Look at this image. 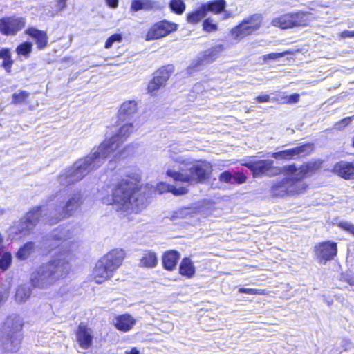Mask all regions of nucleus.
<instances>
[{"label":"nucleus","instance_id":"nucleus-1","mask_svg":"<svg viewBox=\"0 0 354 354\" xmlns=\"http://www.w3.org/2000/svg\"><path fill=\"white\" fill-rule=\"evenodd\" d=\"M133 131L134 128L131 122L121 126L113 136L100 143L97 151L91 156H86L82 162L64 176L68 184L72 185L81 180L88 173L99 168L104 159L111 154L116 158L132 154L134 152L133 145H127L121 150L119 149Z\"/></svg>","mask_w":354,"mask_h":354},{"label":"nucleus","instance_id":"nucleus-2","mask_svg":"<svg viewBox=\"0 0 354 354\" xmlns=\"http://www.w3.org/2000/svg\"><path fill=\"white\" fill-rule=\"evenodd\" d=\"M47 247L48 254L53 252V258L48 263L42 264L31 278L32 286L46 288L58 281L66 278L70 271L69 261L64 257L69 253L73 242L64 236L54 235L49 239Z\"/></svg>","mask_w":354,"mask_h":354},{"label":"nucleus","instance_id":"nucleus-3","mask_svg":"<svg viewBox=\"0 0 354 354\" xmlns=\"http://www.w3.org/2000/svg\"><path fill=\"white\" fill-rule=\"evenodd\" d=\"M141 187L128 179H121L112 190V203L118 205L120 210L138 214L140 202L138 193Z\"/></svg>","mask_w":354,"mask_h":354},{"label":"nucleus","instance_id":"nucleus-4","mask_svg":"<svg viewBox=\"0 0 354 354\" xmlns=\"http://www.w3.org/2000/svg\"><path fill=\"white\" fill-rule=\"evenodd\" d=\"M212 173V165L206 160H197L185 164V168L179 171L168 169L167 176L175 182L198 183L208 180Z\"/></svg>","mask_w":354,"mask_h":354},{"label":"nucleus","instance_id":"nucleus-5","mask_svg":"<svg viewBox=\"0 0 354 354\" xmlns=\"http://www.w3.org/2000/svg\"><path fill=\"white\" fill-rule=\"evenodd\" d=\"M124 257L122 250H112L96 263L92 277L96 283L100 284L109 279L122 265Z\"/></svg>","mask_w":354,"mask_h":354},{"label":"nucleus","instance_id":"nucleus-6","mask_svg":"<svg viewBox=\"0 0 354 354\" xmlns=\"http://www.w3.org/2000/svg\"><path fill=\"white\" fill-rule=\"evenodd\" d=\"M312 13L308 11L297 10L283 13L274 17L271 24L281 30L309 26L313 21Z\"/></svg>","mask_w":354,"mask_h":354},{"label":"nucleus","instance_id":"nucleus-7","mask_svg":"<svg viewBox=\"0 0 354 354\" xmlns=\"http://www.w3.org/2000/svg\"><path fill=\"white\" fill-rule=\"evenodd\" d=\"M263 24V17L259 14H253L243 19L229 31L230 38L240 41L258 31Z\"/></svg>","mask_w":354,"mask_h":354},{"label":"nucleus","instance_id":"nucleus-8","mask_svg":"<svg viewBox=\"0 0 354 354\" xmlns=\"http://www.w3.org/2000/svg\"><path fill=\"white\" fill-rule=\"evenodd\" d=\"M24 323L19 315L8 316L3 322L1 328L0 339L2 344L7 345L9 342L12 344L17 342V345H18L21 339V332Z\"/></svg>","mask_w":354,"mask_h":354},{"label":"nucleus","instance_id":"nucleus-9","mask_svg":"<svg viewBox=\"0 0 354 354\" xmlns=\"http://www.w3.org/2000/svg\"><path fill=\"white\" fill-rule=\"evenodd\" d=\"M241 166L248 168L253 178L263 176H274L281 173V169L274 165L271 159H260L241 163Z\"/></svg>","mask_w":354,"mask_h":354},{"label":"nucleus","instance_id":"nucleus-10","mask_svg":"<svg viewBox=\"0 0 354 354\" xmlns=\"http://www.w3.org/2000/svg\"><path fill=\"white\" fill-rule=\"evenodd\" d=\"M174 72L172 64H167L159 67L153 73L152 78L148 83L147 92L154 95L162 88L167 85V82Z\"/></svg>","mask_w":354,"mask_h":354},{"label":"nucleus","instance_id":"nucleus-11","mask_svg":"<svg viewBox=\"0 0 354 354\" xmlns=\"http://www.w3.org/2000/svg\"><path fill=\"white\" fill-rule=\"evenodd\" d=\"M313 252L318 263L325 265L337 256V243L333 241L319 242L314 246Z\"/></svg>","mask_w":354,"mask_h":354},{"label":"nucleus","instance_id":"nucleus-12","mask_svg":"<svg viewBox=\"0 0 354 354\" xmlns=\"http://www.w3.org/2000/svg\"><path fill=\"white\" fill-rule=\"evenodd\" d=\"M178 29V24L162 19L152 24L145 35L146 41H153L167 37Z\"/></svg>","mask_w":354,"mask_h":354},{"label":"nucleus","instance_id":"nucleus-13","mask_svg":"<svg viewBox=\"0 0 354 354\" xmlns=\"http://www.w3.org/2000/svg\"><path fill=\"white\" fill-rule=\"evenodd\" d=\"M26 19L15 15L0 18V33L5 36H14L26 26Z\"/></svg>","mask_w":354,"mask_h":354},{"label":"nucleus","instance_id":"nucleus-14","mask_svg":"<svg viewBox=\"0 0 354 354\" xmlns=\"http://www.w3.org/2000/svg\"><path fill=\"white\" fill-rule=\"evenodd\" d=\"M76 340L80 348L88 349L93 345V334L92 329L81 322L75 331Z\"/></svg>","mask_w":354,"mask_h":354},{"label":"nucleus","instance_id":"nucleus-15","mask_svg":"<svg viewBox=\"0 0 354 354\" xmlns=\"http://www.w3.org/2000/svg\"><path fill=\"white\" fill-rule=\"evenodd\" d=\"M223 50V45L219 44L204 50L201 56L193 64L192 68H197L203 64L214 62L220 57Z\"/></svg>","mask_w":354,"mask_h":354},{"label":"nucleus","instance_id":"nucleus-16","mask_svg":"<svg viewBox=\"0 0 354 354\" xmlns=\"http://www.w3.org/2000/svg\"><path fill=\"white\" fill-rule=\"evenodd\" d=\"M324 160L320 158H315L304 162L299 167V175L304 179L310 177L322 170Z\"/></svg>","mask_w":354,"mask_h":354},{"label":"nucleus","instance_id":"nucleus-17","mask_svg":"<svg viewBox=\"0 0 354 354\" xmlns=\"http://www.w3.org/2000/svg\"><path fill=\"white\" fill-rule=\"evenodd\" d=\"M332 171L344 180H354V162H337L333 165Z\"/></svg>","mask_w":354,"mask_h":354},{"label":"nucleus","instance_id":"nucleus-18","mask_svg":"<svg viewBox=\"0 0 354 354\" xmlns=\"http://www.w3.org/2000/svg\"><path fill=\"white\" fill-rule=\"evenodd\" d=\"M82 204L80 195H76L68 200L62 209L58 212L57 221L69 218Z\"/></svg>","mask_w":354,"mask_h":354},{"label":"nucleus","instance_id":"nucleus-19","mask_svg":"<svg viewBox=\"0 0 354 354\" xmlns=\"http://www.w3.org/2000/svg\"><path fill=\"white\" fill-rule=\"evenodd\" d=\"M25 33L34 39L38 50H41L47 47L48 36L45 30H41L35 27H29L26 30Z\"/></svg>","mask_w":354,"mask_h":354},{"label":"nucleus","instance_id":"nucleus-20","mask_svg":"<svg viewBox=\"0 0 354 354\" xmlns=\"http://www.w3.org/2000/svg\"><path fill=\"white\" fill-rule=\"evenodd\" d=\"M136 319L129 313H124L115 317L114 327L119 331L127 333L136 325Z\"/></svg>","mask_w":354,"mask_h":354},{"label":"nucleus","instance_id":"nucleus-21","mask_svg":"<svg viewBox=\"0 0 354 354\" xmlns=\"http://www.w3.org/2000/svg\"><path fill=\"white\" fill-rule=\"evenodd\" d=\"M218 180L221 183L235 185L246 183L248 177L243 172L236 171L232 174L229 171H225L220 174Z\"/></svg>","mask_w":354,"mask_h":354},{"label":"nucleus","instance_id":"nucleus-22","mask_svg":"<svg viewBox=\"0 0 354 354\" xmlns=\"http://www.w3.org/2000/svg\"><path fill=\"white\" fill-rule=\"evenodd\" d=\"M180 252L175 250L165 251L162 255V264L165 270L173 271L180 259Z\"/></svg>","mask_w":354,"mask_h":354},{"label":"nucleus","instance_id":"nucleus-23","mask_svg":"<svg viewBox=\"0 0 354 354\" xmlns=\"http://www.w3.org/2000/svg\"><path fill=\"white\" fill-rule=\"evenodd\" d=\"M137 103L134 100L123 102L118 111V120L124 122L129 120L137 112Z\"/></svg>","mask_w":354,"mask_h":354},{"label":"nucleus","instance_id":"nucleus-24","mask_svg":"<svg viewBox=\"0 0 354 354\" xmlns=\"http://www.w3.org/2000/svg\"><path fill=\"white\" fill-rule=\"evenodd\" d=\"M290 195H298L306 191L308 185L303 182L304 180L297 173L295 177H287Z\"/></svg>","mask_w":354,"mask_h":354},{"label":"nucleus","instance_id":"nucleus-25","mask_svg":"<svg viewBox=\"0 0 354 354\" xmlns=\"http://www.w3.org/2000/svg\"><path fill=\"white\" fill-rule=\"evenodd\" d=\"M178 274L187 279H192L196 274V268L189 257H183L179 264Z\"/></svg>","mask_w":354,"mask_h":354},{"label":"nucleus","instance_id":"nucleus-26","mask_svg":"<svg viewBox=\"0 0 354 354\" xmlns=\"http://www.w3.org/2000/svg\"><path fill=\"white\" fill-rule=\"evenodd\" d=\"M270 192L273 196L279 197L290 195L287 177L276 180L270 187Z\"/></svg>","mask_w":354,"mask_h":354},{"label":"nucleus","instance_id":"nucleus-27","mask_svg":"<svg viewBox=\"0 0 354 354\" xmlns=\"http://www.w3.org/2000/svg\"><path fill=\"white\" fill-rule=\"evenodd\" d=\"M207 15L205 6L201 3L198 8L187 13L186 21L190 24H197L202 19H204Z\"/></svg>","mask_w":354,"mask_h":354},{"label":"nucleus","instance_id":"nucleus-28","mask_svg":"<svg viewBox=\"0 0 354 354\" xmlns=\"http://www.w3.org/2000/svg\"><path fill=\"white\" fill-rule=\"evenodd\" d=\"M158 263L157 254L151 250H146L140 259V266L144 268H155Z\"/></svg>","mask_w":354,"mask_h":354},{"label":"nucleus","instance_id":"nucleus-29","mask_svg":"<svg viewBox=\"0 0 354 354\" xmlns=\"http://www.w3.org/2000/svg\"><path fill=\"white\" fill-rule=\"evenodd\" d=\"M156 8V2L153 0H132L130 6V10L133 12L141 10L149 11Z\"/></svg>","mask_w":354,"mask_h":354},{"label":"nucleus","instance_id":"nucleus-30","mask_svg":"<svg viewBox=\"0 0 354 354\" xmlns=\"http://www.w3.org/2000/svg\"><path fill=\"white\" fill-rule=\"evenodd\" d=\"M203 4L207 14L212 12L214 15H219L224 12L227 6L225 0H210Z\"/></svg>","mask_w":354,"mask_h":354},{"label":"nucleus","instance_id":"nucleus-31","mask_svg":"<svg viewBox=\"0 0 354 354\" xmlns=\"http://www.w3.org/2000/svg\"><path fill=\"white\" fill-rule=\"evenodd\" d=\"M0 59H2L1 66L7 73H10L14 64L11 50L8 48H3L0 49Z\"/></svg>","mask_w":354,"mask_h":354},{"label":"nucleus","instance_id":"nucleus-32","mask_svg":"<svg viewBox=\"0 0 354 354\" xmlns=\"http://www.w3.org/2000/svg\"><path fill=\"white\" fill-rule=\"evenodd\" d=\"M35 244L34 241H27L19 247L15 253V257L18 260H26L35 252Z\"/></svg>","mask_w":354,"mask_h":354},{"label":"nucleus","instance_id":"nucleus-33","mask_svg":"<svg viewBox=\"0 0 354 354\" xmlns=\"http://www.w3.org/2000/svg\"><path fill=\"white\" fill-rule=\"evenodd\" d=\"M158 187L160 192H168L172 193L175 196L184 195L187 193V189L184 187H176L174 185L167 184L165 183H160Z\"/></svg>","mask_w":354,"mask_h":354},{"label":"nucleus","instance_id":"nucleus-34","mask_svg":"<svg viewBox=\"0 0 354 354\" xmlns=\"http://www.w3.org/2000/svg\"><path fill=\"white\" fill-rule=\"evenodd\" d=\"M272 156L277 160H290L297 158L295 147L274 152Z\"/></svg>","mask_w":354,"mask_h":354},{"label":"nucleus","instance_id":"nucleus-35","mask_svg":"<svg viewBox=\"0 0 354 354\" xmlns=\"http://www.w3.org/2000/svg\"><path fill=\"white\" fill-rule=\"evenodd\" d=\"M30 95L29 92L25 90H21L12 94L11 103L14 105L28 104L29 102L28 99Z\"/></svg>","mask_w":354,"mask_h":354},{"label":"nucleus","instance_id":"nucleus-36","mask_svg":"<svg viewBox=\"0 0 354 354\" xmlns=\"http://www.w3.org/2000/svg\"><path fill=\"white\" fill-rule=\"evenodd\" d=\"M32 51V44L28 41L21 43L15 49V52L18 56H22L26 59L30 57Z\"/></svg>","mask_w":354,"mask_h":354},{"label":"nucleus","instance_id":"nucleus-37","mask_svg":"<svg viewBox=\"0 0 354 354\" xmlns=\"http://www.w3.org/2000/svg\"><path fill=\"white\" fill-rule=\"evenodd\" d=\"M169 8L174 14L181 15L186 9V4L184 0H170Z\"/></svg>","mask_w":354,"mask_h":354},{"label":"nucleus","instance_id":"nucleus-38","mask_svg":"<svg viewBox=\"0 0 354 354\" xmlns=\"http://www.w3.org/2000/svg\"><path fill=\"white\" fill-rule=\"evenodd\" d=\"M297 158L300 156H307L315 151V145L313 142H306L295 147Z\"/></svg>","mask_w":354,"mask_h":354},{"label":"nucleus","instance_id":"nucleus-39","mask_svg":"<svg viewBox=\"0 0 354 354\" xmlns=\"http://www.w3.org/2000/svg\"><path fill=\"white\" fill-rule=\"evenodd\" d=\"M42 210H43L42 206H41V205L36 206V207L30 209V210H28L26 213L24 218L27 220L33 221L34 223H38L39 221L40 217L41 216Z\"/></svg>","mask_w":354,"mask_h":354},{"label":"nucleus","instance_id":"nucleus-40","mask_svg":"<svg viewBox=\"0 0 354 354\" xmlns=\"http://www.w3.org/2000/svg\"><path fill=\"white\" fill-rule=\"evenodd\" d=\"M37 223L33 221L23 218L20 223V232L24 235L30 234L37 226Z\"/></svg>","mask_w":354,"mask_h":354},{"label":"nucleus","instance_id":"nucleus-41","mask_svg":"<svg viewBox=\"0 0 354 354\" xmlns=\"http://www.w3.org/2000/svg\"><path fill=\"white\" fill-rule=\"evenodd\" d=\"M202 29L205 32H213L218 30V26L212 18L207 17L204 19L202 22Z\"/></svg>","mask_w":354,"mask_h":354},{"label":"nucleus","instance_id":"nucleus-42","mask_svg":"<svg viewBox=\"0 0 354 354\" xmlns=\"http://www.w3.org/2000/svg\"><path fill=\"white\" fill-rule=\"evenodd\" d=\"M12 254L9 251L3 253L0 258V269L4 272L7 270L12 264Z\"/></svg>","mask_w":354,"mask_h":354},{"label":"nucleus","instance_id":"nucleus-43","mask_svg":"<svg viewBox=\"0 0 354 354\" xmlns=\"http://www.w3.org/2000/svg\"><path fill=\"white\" fill-rule=\"evenodd\" d=\"M239 292L245 293L249 295H267L269 294V291L266 289H256V288H240Z\"/></svg>","mask_w":354,"mask_h":354},{"label":"nucleus","instance_id":"nucleus-44","mask_svg":"<svg viewBox=\"0 0 354 354\" xmlns=\"http://www.w3.org/2000/svg\"><path fill=\"white\" fill-rule=\"evenodd\" d=\"M122 41V35L120 33H115L111 35L104 44V48L106 49L110 48L114 42H121Z\"/></svg>","mask_w":354,"mask_h":354},{"label":"nucleus","instance_id":"nucleus-45","mask_svg":"<svg viewBox=\"0 0 354 354\" xmlns=\"http://www.w3.org/2000/svg\"><path fill=\"white\" fill-rule=\"evenodd\" d=\"M337 226L354 236V224L346 221H340L337 223Z\"/></svg>","mask_w":354,"mask_h":354},{"label":"nucleus","instance_id":"nucleus-46","mask_svg":"<svg viewBox=\"0 0 354 354\" xmlns=\"http://www.w3.org/2000/svg\"><path fill=\"white\" fill-rule=\"evenodd\" d=\"M281 98L285 100L281 102L282 104H295L299 101L300 95L299 93H294L289 95L288 97H283Z\"/></svg>","mask_w":354,"mask_h":354},{"label":"nucleus","instance_id":"nucleus-47","mask_svg":"<svg viewBox=\"0 0 354 354\" xmlns=\"http://www.w3.org/2000/svg\"><path fill=\"white\" fill-rule=\"evenodd\" d=\"M290 53V52L288 50H286V51H283L281 53H268V54L264 55V59L265 60H266V59L275 60V59H278L281 57H283L286 55H289Z\"/></svg>","mask_w":354,"mask_h":354},{"label":"nucleus","instance_id":"nucleus-48","mask_svg":"<svg viewBox=\"0 0 354 354\" xmlns=\"http://www.w3.org/2000/svg\"><path fill=\"white\" fill-rule=\"evenodd\" d=\"M299 169L297 167L295 164H290L288 165H286L283 167V171L285 173L288 174H295Z\"/></svg>","mask_w":354,"mask_h":354},{"label":"nucleus","instance_id":"nucleus-49","mask_svg":"<svg viewBox=\"0 0 354 354\" xmlns=\"http://www.w3.org/2000/svg\"><path fill=\"white\" fill-rule=\"evenodd\" d=\"M255 101L258 103H264L270 101V96L267 94H260L255 98Z\"/></svg>","mask_w":354,"mask_h":354},{"label":"nucleus","instance_id":"nucleus-50","mask_svg":"<svg viewBox=\"0 0 354 354\" xmlns=\"http://www.w3.org/2000/svg\"><path fill=\"white\" fill-rule=\"evenodd\" d=\"M339 37L342 39L353 38V37H354V30L353 31L343 30L339 33Z\"/></svg>","mask_w":354,"mask_h":354},{"label":"nucleus","instance_id":"nucleus-51","mask_svg":"<svg viewBox=\"0 0 354 354\" xmlns=\"http://www.w3.org/2000/svg\"><path fill=\"white\" fill-rule=\"evenodd\" d=\"M106 4L112 8H115L118 6L119 0H105Z\"/></svg>","mask_w":354,"mask_h":354},{"label":"nucleus","instance_id":"nucleus-52","mask_svg":"<svg viewBox=\"0 0 354 354\" xmlns=\"http://www.w3.org/2000/svg\"><path fill=\"white\" fill-rule=\"evenodd\" d=\"M67 0H57V3L59 5V10H63L66 8Z\"/></svg>","mask_w":354,"mask_h":354},{"label":"nucleus","instance_id":"nucleus-53","mask_svg":"<svg viewBox=\"0 0 354 354\" xmlns=\"http://www.w3.org/2000/svg\"><path fill=\"white\" fill-rule=\"evenodd\" d=\"M223 12V16H222V19H223V20H225V19H230V18H231V17H233V14H232V12H230V11H226V10H225V11H224V12Z\"/></svg>","mask_w":354,"mask_h":354},{"label":"nucleus","instance_id":"nucleus-54","mask_svg":"<svg viewBox=\"0 0 354 354\" xmlns=\"http://www.w3.org/2000/svg\"><path fill=\"white\" fill-rule=\"evenodd\" d=\"M124 354H140L139 350L136 347H133L130 351H124Z\"/></svg>","mask_w":354,"mask_h":354},{"label":"nucleus","instance_id":"nucleus-55","mask_svg":"<svg viewBox=\"0 0 354 354\" xmlns=\"http://www.w3.org/2000/svg\"><path fill=\"white\" fill-rule=\"evenodd\" d=\"M4 239L1 234H0V252L3 251L4 245H3Z\"/></svg>","mask_w":354,"mask_h":354},{"label":"nucleus","instance_id":"nucleus-56","mask_svg":"<svg viewBox=\"0 0 354 354\" xmlns=\"http://www.w3.org/2000/svg\"><path fill=\"white\" fill-rule=\"evenodd\" d=\"M352 147L354 148V136H353V140H352V144H351Z\"/></svg>","mask_w":354,"mask_h":354},{"label":"nucleus","instance_id":"nucleus-57","mask_svg":"<svg viewBox=\"0 0 354 354\" xmlns=\"http://www.w3.org/2000/svg\"><path fill=\"white\" fill-rule=\"evenodd\" d=\"M3 212V210L2 209H0V214H2Z\"/></svg>","mask_w":354,"mask_h":354}]
</instances>
